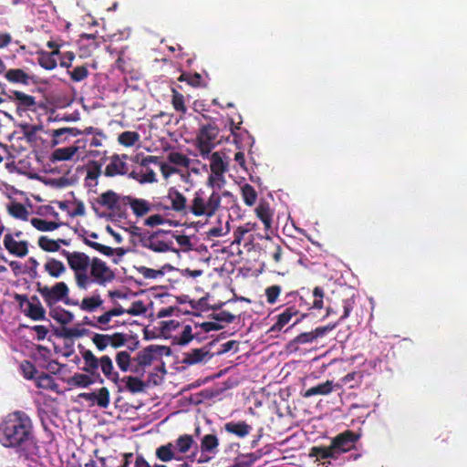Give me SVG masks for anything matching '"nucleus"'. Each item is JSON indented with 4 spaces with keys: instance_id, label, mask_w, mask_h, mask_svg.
<instances>
[{
    "instance_id": "nucleus-1",
    "label": "nucleus",
    "mask_w": 467,
    "mask_h": 467,
    "mask_svg": "<svg viewBox=\"0 0 467 467\" xmlns=\"http://www.w3.org/2000/svg\"><path fill=\"white\" fill-rule=\"evenodd\" d=\"M33 425L24 412L7 415L0 424V443L6 448L26 450L33 443Z\"/></svg>"
},
{
    "instance_id": "nucleus-2",
    "label": "nucleus",
    "mask_w": 467,
    "mask_h": 467,
    "mask_svg": "<svg viewBox=\"0 0 467 467\" xmlns=\"http://www.w3.org/2000/svg\"><path fill=\"white\" fill-rule=\"evenodd\" d=\"M358 437L351 431L343 432L332 440L328 447L317 446L310 451V456L317 457L318 460L337 459L344 452L350 451L357 441Z\"/></svg>"
},
{
    "instance_id": "nucleus-3",
    "label": "nucleus",
    "mask_w": 467,
    "mask_h": 467,
    "mask_svg": "<svg viewBox=\"0 0 467 467\" xmlns=\"http://www.w3.org/2000/svg\"><path fill=\"white\" fill-rule=\"evenodd\" d=\"M204 159L209 160L210 169V174L206 181L207 187L211 189H223L226 184L225 173L229 171V157L222 151H215L210 152L209 156Z\"/></svg>"
},
{
    "instance_id": "nucleus-4",
    "label": "nucleus",
    "mask_w": 467,
    "mask_h": 467,
    "mask_svg": "<svg viewBox=\"0 0 467 467\" xmlns=\"http://www.w3.org/2000/svg\"><path fill=\"white\" fill-rule=\"evenodd\" d=\"M220 190L221 189H212V192L208 197L205 196L202 189L196 191L191 201L190 213L197 217L213 216L221 206Z\"/></svg>"
},
{
    "instance_id": "nucleus-5",
    "label": "nucleus",
    "mask_w": 467,
    "mask_h": 467,
    "mask_svg": "<svg viewBox=\"0 0 467 467\" xmlns=\"http://www.w3.org/2000/svg\"><path fill=\"white\" fill-rule=\"evenodd\" d=\"M66 257L68 266L74 272V278L78 288H85L88 282V271L91 264V259L86 254L81 252L62 251Z\"/></svg>"
},
{
    "instance_id": "nucleus-6",
    "label": "nucleus",
    "mask_w": 467,
    "mask_h": 467,
    "mask_svg": "<svg viewBox=\"0 0 467 467\" xmlns=\"http://www.w3.org/2000/svg\"><path fill=\"white\" fill-rule=\"evenodd\" d=\"M88 269V282L85 285V288H81L82 290H87L91 284H97L99 285L104 286L107 284L112 282L115 278L114 272L110 269V267L98 257L91 259V264Z\"/></svg>"
},
{
    "instance_id": "nucleus-7",
    "label": "nucleus",
    "mask_w": 467,
    "mask_h": 467,
    "mask_svg": "<svg viewBox=\"0 0 467 467\" xmlns=\"http://www.w3.org/2000/svg\"><path fill=\"white\" fill-rule=\"evenodd\" d=\"M38 292L46 304L49 306L62 302L65 305H77L72 303L68 297L69 288L65 282H57L52 286L44 285L38 288Z\"/></svg>"
},
{
    "instance_id": "nucleus-8",
    "label": "nucleus",
    "mask_w": 467,
    "mask_h": 467,
    "mask_svg": "<svg viewBox=\"0 0 467 467\" xmlns=\"http://www.w3.org/2000/svg\"><path fill=\"white\" fill-rule=\"evenodd\" d=\"M126 200L128 196L109 190L96 197L92 205L95 211L104 208L110 212H120L125 207Z\"/></svg>"
},
{
    "instance_id": "nucleus-9",
    "label": "nucleus",
    "mask_w": 467,
    "mask_h": 467,
    "mask_svg": "<svg viewBox=\"0 0 467 467\" xmlns=\"http://www.w3.org/2000/svg\"><path fill=\"white\" fill-rule=\"evenodd\" d=\"M141 246L151 250L155 253H166L169 251H176L173 249V242L167 238V235L162 231H157L150 234H143L140 236Z\"/></svg>"
},
{
    "instance_id": "nucleus-10",
    "label": "nucleus",
    "mask_w": 467,
    "mask_h": 467,
    "mask_svg": "<svg viewBox=\"0 0 467 467\" xmlns=\"http://www.w3.org/2000/svg\"><path fill=\"white\" fill-rule=\"evenodd\" d=\"M8 97L16 106V113L20 117L26 115L29 111L36 112L38 109L43 108L42 102L22 91H10Z\"/></svg>"
},
{
    "instance_id": "nucleus-11",
    "label": "nucleus",
    "mask_w": 467,
    "mask_h": 467,
    "mask_svg": "<svg viewBox=\"0 0 467 467\" xmlns=\"http://www.w3.org/2000/svg\"><path fill=\"white\" fill-rule=\"evenodd\" d=\"M218 135V129L215 125L207 124L203 125L198 133L197 143L200 156L205 158L209 156V153L213 148V141Z\"/></svg>"
},
{
    "instance_id": "nucleus-12",
    "label": "nucleus",
    "mask_w": 467,
    "mask_h": 467,
    "mask_svg": "<svg viewBox=\"0 0 467 467\" xmlns=\"http://www.w3.org/2000/svg\"><path fill=\"white\" fill-rule=\"evenodd\" d=\"M150 163H157V157L147 156L141 161L140 167L130 172L129 177L140 183H153L157 182L155 171L149 167Z\"/></svg>"
},
{
    "instance_id": "nucleus-13",
    "label": "nucleus",
    "mask_w": 467,
    "mask_h": 467,
    "mask_svg": "<svg viewBox=\"0 0 467 467\" xmlns=\"http://www.w3.org/2000/svg\"><path fill=\"white\" fill-rule=\"evenodd\" d=\"M219 440L214 434H206L201 439L200 455L197 463L202 464L213 460L218 452Z\"/></svg>"
},
{
    "instance_id": "nucleus-14",
    "label": "nucleus",
    "mask_w": 467,
    "mask_h": 467,
    "mask_svg": "<svg viewBox=\"0 0 467 467\" xmlns=\"http://www.w3.org/2000/svg\"><path fill=\"white\" fill-rule=\"evenodd\" d=\"M164 349L163 347L160 346H149L137 353L135 360L140 367L150 366L161 360Z\"/></svg>"
},
{
    "instance_id": "nucleus-15",
    "label": "nucleus",
    "mask_w": 467,
    "mask_h": 467,
    "mask_svg": "<svg viewBox=\"0 0 467 467\" xmlns=\"http://www.w3.org/2000/svg\"><path fill=\"white\" fill-rule=\"evenodd\" d=\"M86 176L84 185L89 191H94L99 184V179L102 174V163L98 161H89L85 165Z\"/></svg>"
},
{
    "instance_id": "nucleus-16",
    "label": "nucleus",
    "mask_w": 467,
    "mask_h": 467,
    "mask_svg": "<svg viewBox=\"0 0 467 467\" xmlns=\"http://www.w3.org/2000/svg\"><path fill=\"white\" fill-rule=\"evenodd\" d=\"M128 156L125 154H114L109 160V162L106 166L104 175L107 177H114L117 175H124L129 171V166L126 162Z\"/></svg>"
},
{
    "instance_id": "nucleus-17",
    "label": "nucleus",
    "mask_w": 467,
    "mask_h": 467,
    "mask_svg": "<svg viewBox=\"0 0 467 467\" xmlns=\"http://www.w3.org/2000/svg\"><path fill=\"white\" fill-rule=\"evenodd\" d=\"M167 198L174 212L181 213H190L191 203L188 202L186 196H184L175 187L169 188L167 192Z\"/></svg>"
},
{
    "instance_id": "nucleus-18",
    "label": "nucleus",
    "mask_w": 467,
    "mask_h": 467,
    "mask_svg": "<svg viewBox=\"0 0 467 467\" xmlns=\"http://www.w3.org/2000/svg\"><path fill=\"white\" fill-rule=\"evenodd\" d=\"M22 311L35 320H41L45 317V310L36 297L31 299L24 298L20 302Z\"/></svg>"
},
{
    "instance_id": "nucleus-19",
    "label": "nucleus",
    "mask_w": 467,
    "mask_h": 467,
    "mask_svg": "<svg viewBox=\"0 0 467 467\" xmlns=\"http://www.w3.org/2000/svg\"><path fill=\"white\" fill-rule=\"evenodd\" d=\"M177 457L180 461L183 459V455L191 451L192 449L197 451V444L192 435L183 434L179 436L173 442H171Z\"/></svg>"
},
{
    "instance_id": "nucleus-20",
    "label": "nucleus",
    "mask_w": 467,
    "mask_h": 467,
    "mask_svg": "<svg viewBox=\"0 0 467 467\" xmlns=\"http://www.w3.org/2000/svg\"><path fill=\"white\" fill-rule=\"evenodd\" d=\"M4 246L10 254L18 257H25L28 254L27 242H18L11 234H6L5 235Z\"/></svg>"
},
{
    "instance_id": "nucleus-21",
    "label": "nucleus",
    "mask_w": 467,
    "mask_h": 467,
    "mask_svg": "<svg viewBox=\"0 0 467 467\" xmlns=\"http://www.w3.org/2000/svg\"><path fill=\"white\" fill-rule=\"evenodd\" d=\"M129 205L137 217H142L154 210V205L141 198L128 196L125 206Z\"/></svg>"
},
{
    "instance_id": "nucleus-22",
    "label": "nucleus",
    "mask_w": 467,
    "mask_h": 467,
    "mask_svg": "<svg viewBox=\"0 0 467 467\" xmlns=\"http://www.w3.org/2000/svg\"><path fill=\"white\" fill-rule=\"evenodd\" d=\"M82 358L84 360V367L83 370L87 373H89L91 375H97L96 381L102 384L104 382V379L101 378V376L97 373L99 368L100 367V358H97L92 351L87 349L82 353Z\"/></svg>"
},
{
    "instance_id": "nucleus-23",
    "label": "nucleus",
    "mask_w": 467,
    "mask_h": 467,
    "mask_svg": "<svg viewBox=\"0 0 467 467\" xmlns=\"http://www.w3.org/2000/svg\"><path fill=\"white\" fill-rule=\"evenodd\" d=\"M80 149L81 146L78 145L58 148L53 151L52 158L54 161H58L79 160Z\"/></svg>"
},
{
    "instance_id": "nucleus-24",
    "label": "nucleus",
    "mask_w": 467,
    "mask_h": 467,
    "mask_svg": "<svg viewBox=\"0 0 467 467\" xmlns=\"http://www.w3.org/2000/svg\"><path fill=\"white\" fill-rule=\"evenodd\" d=\"M341 385L338 383H334L332 380H327L324 383L318 384L317 386H314L310 389H308L303 396L305 398H310L315 395H322L326 396L330 394L334 389H340Z\"/></svg>"
},
{
    "instance_id": "nucleus-25",
    "label": "nucleus",
    "mask_w": 467,
    "mask_h": 467,
    "mask_svg": "<svg viewBox=\"0 0 467 467\" xmlns=\"http://www.w3.org/2000/svg\"><path fill=\"white\" fill-rule=\"evenodd\" d=\"M5 78L12 83L27 85L32 79L31 76L23 69L13 68L5 71Z\"/></svg>"
},
{
    "instance_id": "nucleus-26",
    "label": "nucleus",
    "mask_w": 467,
    "mask_h": 467,
    "mask_svg": "<svg viewBox=\"0 0 467 467\" xmlns=\"http://www.w3.org/2000/svg\"><path fill=\"white\" fill-rule=\"evenodd\" d=\"M100 369L104 376L113 381L114 383H118L119 379V373L114 370L113 362L109 356H102L100 358Z\"/></svg>"
},
{
    "instance_id": "nucleus-27",
    "label": "nucleus",
    "mask_w": 467,
    "mask_h": 467,
    "mask_svg": "<svg viewBox=\"0 0 467 467\" xmlns=\"http://www.w3.org/2000/svg\"><path fill=\"white\" fill-rule=\"evenodd\" d=\"M224 429L229 433H233L239 438H244L250 433L252 427L244 421H230L224 425Z\"/></svg>"
},
{
    "instance_id": "nucleus-28",
    "label": "nucleus",
    "mask_w": 467,
    "mask_h": 467,
    "mask_svg": "<svg viewBox=\"0 0 467 467\" xmlns=\"http://www.w3.org/2000/svg\"><path fill=\"white\" fill-rule=\"evenodd\" d=\"M155 453L156 457L161 462L180 461L171 442L158 447Z\"/></svg>"
},
{
    "instance_id": "nucleus-29",
    "label": "nucleus",
    "mask_w": 467,
    "mask_h": 467,
    "mask_svg": "<svg viewBox=\"0 0 467 467\" xmlns=\"http://www.w3.org/2000/svg\"><path fill=\"white\" fill-rule=\"evenodd\" d=\"M44 268L48 275L54 278H59L67 271L64 264L57 259H48Z\"/></svg>"
},
{
    "instance_id": "nucleus-30",
    "label": "nucleus",
    "mask_w": 467,
    "mask_h": 467,
    "mask_svg": "<svg viewBox=\"0 0 467 467\" xmlns=\"http://www.w3.org/2000/svg\"><path fill=\"white\" fill-rule=\"evenodd\" d=\"M38 245L41 249L47 251V252H57L60 248V244H63L65 245L68 244V242L64 239H57L53 240L47 236H41L38 239Z\"/></svg>"
},
{
    "instance_id": "nucleus-31",
    "label": "nucleus",
    "mask_w": 467,
    "mask_h": 467,
    "mask_svg": "<svg viewBox=\"0 0 467 467\" xmlns=\"http://www.w3.org/2000/svg\"><path fill=\"white\" fill-rule=\"evenodd\" d=\"M7 212L12 217L16 219H19L22 221L28 220L29 211L24 204L20 202H13L9 203L7 205Z\"/></svg>"
},
{
    "instance_id": "nucleus-32",
    "label": "nucleus",
    "mask_w": 467,
    "mask_h": 467,
    "mask_svg": "<svg viewBox=\"0 0 467 467\" xmlns=\"http://www.w3.org/2000/svg\"><path fill=\"white\" fill-rule=\"evenodd\" d=\"M103 304L101 296L98 294H94L91 296H88L82 299L79 307L81 310L86 312H94L96 309L100 307Z\"/></svg>"
},
{
    "instance_id": "nucleus-33",
    "label": "nucleus",
    "mask_w": 467,
    "mask_h": 467,
    "mask_svg": "<svg viewBox=\"0 0 467 467\" xmlns=\"http://www.w3.org/2000/svg\"><path fill=\"white\" fill-rule=\"evenodd\" d=\"M81 133V130L77 128H61L52 130L51 136L53 138V143L59 144L66 140V139H63V136L70 135L76 137Z\"/></svg>"
},
{
    "instance_id": "nucleus-34",
    "label": "nucleus",
    "mask_w": 467,
    "mask_h": 467,
    "mask_svg": "<svg viewBox=\"0 0 467 467\" xmlns=\"http://www.w3.org/2000/svg\"><path fill=\"white\" fill-rule=\"evenodd\" d=\"M297 314V310L289 307L286 308L282 314H280L277 317L276 323L271 327L272 331H280L286 324L289 323L291 318Z\"/></svg>"
},
{
    "instance_id": "nucleus-35",
    "label": "nucleus",
    "mask_w": 467,
    "mask_h": 467,
    "mask_svg": "<svg viewBox=\"0 0 467 467\" xmlns=\"http://www.w3.org/2000/svg\"><path fill=\"white\" fill-rule=\"evenodd\" d=\"M209 352L204 348H195L186 354L185 362L188 364H196L209 358Z\"/></svg>"
},
{
    "instance_id": "nucleus-36",
    "label": "nucleus",
    "mask_w": 467,
    "mask_h": 467,
    "mask_svg": "<svg viewBox=\"0 0 467 467\" xmlns=\"http://www.w3.org/2000/svg\"><path fill=\"white\" fill-rule=\"evenodd\" d=\"M85 244H87L88 246L94 248L98 252H99L105 255H108V256L113 255L115 253L119 255H122L124 253V251L121 248L113 249L109 246H106L101 244L92 242L88 237L85 238Z\"/></svg>"
},
{
    "instance_id": "nucleus-37",
    "label": "nucleus",
    "mask_w": 467,
    "mask_h": 467,
    "mask_svg": "<svg viewBox=\"0 0 467 467\" xmlns=\"http://www.w3.org/2000/svg\"><path fill=\"white\" fill-rule=\"evenodd\" d=\"M30 222L36 229L42 232L54 231L61 225L59 223L48 222L40 218H33Z\"/></svg>"
},
{
    "instance_id": "nucleus-38",
    "label": "nucleus",
    "mask_w": 467,
    "mask_h": 467,
    "mask_svg": "<svg viewBox=\"0 0 467 467\" xmlns=\"http://www.w3.org/2000/svg\"><path fill=\"white\" fill-rule=\"evenodd\" d=\"M122 381L126 383V388L131 393L142 392L145 389V384L142 380L138 378L129 376L122 379Z\"/></svg>"
},
{
    "instance_id": "nucleus-39",
    "label": "nucleus",
    "mask_w": 467,
    "mask_h": 467,
    "mask_svg": "<svg viewBox=\"0 0 467 467\" xmlns=\"http://www.w3.org/2000/svg\"><path fill=\"white\" fill-rule=\"evenodd\" d=\"M38 63L42 67L47 70H52L57 66V58L53 57L52 54H49V52L47 51L39 53Z\"/></svg>"
},
{
    "instance_id": "nucleus-40",
    "label": "nucleus",
    "mask_w": 467,
    "mask_h": 467,
    "mask_svg": "<svg viewBox=\"0 0 467 467\" xmlns=\"http://www.w3.org/2000/svg\"><path fill=\"white\" fill-rule=\"evenodd\" d=\"M242 196L244 203L248 206H253L257 199L255 190L252 185L247 183L242 186Z\"/></svg>"
},
{
    "instance_id": "nucleus-41",
    "label": "nucleus",
    "mask_w": 467,
    "mask_h": 467,
    "mask_svg": "<svg viewBox=\"0 0 467 467\" xmlns=\"http://www.w3.org/2000/svg\"><path fill=\"white\" fill-rule=\"evenodd\" d=\"M139 140L140 135L135 131H124L118 138V141L126 147L133 146Z\"/></svg>"
},
{
    "instance_id": "nucleus-42",
    "label": "nucleus",
    "mask_w": 467,
    "mask_h": 467,
    "mask_svg": "<svg viewBox=\"0 0 467 467\" xmlns=\"http://www.w3.org/2000/svg\"><path fill=\"white\" fill-rule=\"evenodd\" d=\"M22 133L26 137V139L29 141L34 140L36 139V133L42 130L41 125H31L28 123H22L20 125Z\"/></svg>"
},
{
    "instance_id": "nucleus-43",
    "label": "nucleus",
    "mask_w": 467,
    "mask_h": 467,
    "mask_svg": "<svg viewBox=\"0 0 467 467\" xmlns=\"http://www.w3.org/2000/svg\"><path fill=\"white\" fill-rule=\"evenodd\" d=\"M118 367L124 372L130 370V355L127 351H119L116 356Z\"/></svg>"
},
{
    "instance_id": "nucleus-44",
    "label": "nucleus",
    "mask_w": 467,
    "mask_h": 467,
    "mask_svg": "<svg viewBox=\"0 0 467 467\" xmlns=\"http://www.w3.org/2000/svg\"><path fill=\"white\" fill-rule=\"evenodd\" d=\"M94 382L95 380L87 374L77 373L71 378V383L81 388H87Z\"/></svg>"
},
{
    "instance_id": "nucleus-45",
    "label": "nucleus",
    "mask_w": 467,
    "mask_h": 467,
    "mask_svg": "<svg viewBox=\"0 0 467 467\" xmlns=\"http://www.w3.org/2000/svg\"><path fill=\"white\" fill-rule=\"evenodd\" d=\"M92 342L99 351L105 350L110 345L109 335L95 334L92 337Z\"/></svg>"
},
{
    "instance_id": "nucleus-46",
    "label": "nucleus",
    "mask_w": 467,
    "mask_h": 467,
    "mask_svg": "<svg viewBox=\"0 0 467 467\" xmlns=\"http://www.w3.org/2000/svg\"><path fill=\"white\" fill-rule=\"evenodd\" d=\"M109 391L107 388L103 387V388H100L98 391H97V399H96V403L101 407V408H108L109 405Z\"/></svg>"
},
{
    "instance_id": "nucleus-47",
    "label": "nucleus",
    "mask_w": 467,
    "mask_h": 467,
    "mask_svg": "<svg viewBox=\"0 0 467 467\" xmlns=\"http://www.w3.org/2000/svg\"><path fill=\"white\" fill-rule=\"evenodd\" d=\"M52 317L54 319L63 325L68 324L74 319V315L71 312L64 309L54 311Z\"/></svg>"
},
{
    "instance_id": "nucleus-48",
    "label": "nucleus",
    "mask_w": 467,
    "mask_h": 467,
    "mask_svg": "<svg viewBox=\"0 0 467 467\" xmlns=\"http://www.w3.org/2000/svg\"><path fill=\"white\" fill-rule=\"evenodd\" d=\"M67 73L70 75L72 80L76 82L82 81L88 76V68L85 66L77 67L73 70L67 71Z\"/></svg>"
},
{
    "instance_id": "nucleus-49",
    "label": "nucleus",
    "mask_w": 467,
    "mask_h": 467,
    "mask_svg": "<svg viewBox=\"0 0 467 467\" xmlns=\"http://www.w3.org/2000/svg\"><path fill=\"white\" fill-rule=\"evenodd\" d=\"M138 272L146 279H156L164 275L161 270H155L146 266H140Z\"/></svg>"
},
{
    "instance_id": "nucleus-50",
    "label": "nucleus",
    "mask_w": 467,
    "mask_h": 467,
    "mask_svg": "<svg viewBox=\"0 0 467 467\" xmlns=\"http://www.w3.org/2000/svg\"><path fill=\"white\" fill-rule=\"evenodd\" d=\"M168 160L170 162L179 166L186 167L189 164V159L180 152H171L168 156Z\"/></svg>"
},
{
    "instance_id": "nucleus-51",
    "label": "nucleus",
    "mask_w": 467,
    "mask_h": 467,
    "mask_svg": "<svg viewBox=\"0 0 467 467\" xmlns=\"http://www.w3.org/2000/svg\"><path fill=\"white\" fill-rule=\"evenodd\" d=\"M256 213H257L258 218L265 224V227L266 229H269L271 227L272 219H271V215L269 213L268 209H266L263 206H260L256 209Z\"/></svg>"
},
{
    "instance_id": "nucleus-52",
    "label": "nucleus",
    "mask_w": 467,
    "mask_h": 467,
    "mask_svg": "<svg viewBox=\"0 0 467 467\" xmlns=\"http://www.w3.org/2000/svg\"><path fill=\"white\" fill-rule=\"evenodd\" d=\"M281 293L279 285H271L265 289V296L269 304H275Z\"/></svg>"
},
{
    "instance_id": "nucleus-53",
    "label": "nucleus",
    "mask_w": 467,
    "mask_h": 467,
    "mask_svg": "<svg viewBox=\"0 0 467 467\" xmlns=\"http://www.w3.org/2000/svg\"><path fill=\"white\" fill-rule=\"evenodd\" d=\"M173 108L182 113H186V107L184 106V98L182 94L174 91L172 96Z\"/></svg>"
},
{
    "instance_id": "nucleus-54",
    "label": "nucleus",
    "mask_w": 467,
    "mask_h": 467,
    "mask_svg": "<svg viewBox=\"0 0 467 467\" xmlns=\"http://www.w3.org/2000/svg\"><path fill=\"white\" fill-rule=\"evenodd\" d=\"M146 307L142 301L137 300L134 301L130 307L127 309V314H130L131 316H139L142 315L146 312Z\"/></svg>"
},
{
    "instance_id": "nucleus-55",
    "label": "nucleus",
    "mask_w": 467,
    "mask_h": 467,
    "mask_svg": "<svg viewBox=\"0 0 467 467\" xmlns=\"http://www.w3.org/2000/svg\"><path fill=\"white\" fill-rule=\"evenodd\" d=\"M112 316L109 311L105 312L103 315L96 317V328L107 329L109 323L112 319Z\"/></svg>"
},
{
    "instance_id": "nucleus-56",
    "label": "nucleus",
    "mask_w": 467,
    "mask_h": 467,
    "mask_svg": "<svg viewBox=\"0 0 467 467\" xmlns=\"http://www.w3.org/2000/svg\"><path fill=\"white\" fill-rule=\"evenodd\" d=\"M193 338L192 328L190 325L183 327V329L179 337L178 342L181 345L188 344Z\"/></svg>"
},
{
    "instance_id": "nucleus-57",
    "label": "nucleus",
    "mask_w": 467,
    "mask_h": 467,
    "mask_svg": "<svg viewBox=\"0 0 467 467\" xmlns=\"http://www.w3.org/2000/svg\"><path fill=\"white\" fill-rule=\"evenodd\" d=\"M318 337H319V334L315 333V331L306 332V333H301L300 335H298L296 337L295 341L298 344H306V343L313 342Z\"/></svg>"
},
{
    "instance_id": "nucleus-58",
    "label": "nucleus",
    "mask_w": 467,
    "mask_h": 467,
    "mask_svg": "<svg viewBox=\"0 0 467 467\" xmlns=\"http://www.w3.org/2000/svg\"><path fill=\"white\" fill-rule=\"evenodd\" d=\"M160 167V170L165 179H168L171 174L178 172V169L163 163L161 161H159V159L157 158V163H155Z\"/></svg>"
},
{
    "instance_id": "nucleus-59",
    "label": "nucleus",
    "mask_w": 467,
    "mask_h": 467,
    "mask_svg": "<svg viewBox=\"0 0 467 467\" xmlns=\"http://www.w3.org/2000/svg\"><path fill=\"white\" fill-rule=\"evenodd\" d=\"M53 384V379L51 376L43 373L36 379V385L38 388L50 389Z\"/></svg>"
},
{
    "instance_id": "nucleus-60",
    "label": "nucleus",
    "mask_w": 467,
    "mask_h": 467,
    "mask_svg": "<svg viewBox=\"0 0 467 467\" xmlns=\"http://www.w3.org/2000/svg\"><path fill=\"white\" fill-rule=\"evenodd\" d=\"M164 223V218L160 214H153L144 221V224L146 226L153 227L157 225H161Z\"/></svg>"
},
{
    "instance_id": "nucleus-61",
    "label": "nucleus",
    "mask_w": 467,
    "mask_h": 467,
    "mask_svg": "<svg viewBox=\"0 0 467 467\" xmlns=\"http://www.w3.org/2000/svg\"><path fill=\"white\" fill-rule=\"evenodd\" d=\"M110 338V345L114 348H119L125 344L126 342V337L123 334L120 333H115L113 335H109Z\"/></svg>"
},
{
    "instance_id": "nucleus-62",
    "label": "nucleus",
    "mask_w": 467,
    "mask_h": 467,
    "mask_svg": "<svg viewBox=\"0 0 467 467\" xmlns=\"http://www.w3.org/2000/svg\"><path fill=\"white\" fill-rule=\"evenodd\" d=\"M74 58H75V55L73 52H66L60 56L59 64L61 67L68 68L71 67V64H72V61L74 60Z\"/></svg>"
},
{
    "instance_id": "nucleus-63",
    "label": "nucleus",
    "mask_w": 467,
    "mask_h": 467,
    "mask_svg": "<svg viewBox=\"0 0 467 467\" xmlns=\"http://www.w3.org/2000/svg\"><path fill=\"white\" fill-rule=\"evenodd\" d=\"M21 369L23 371L24 376L26 379H32L35 372V367L32 363L28 361H25L21 364Z\"/></svg>"
},
{
    "instance_id": "nucleus-64",
    "label": "nucleus",
    "mask_w": 467,
    "mask_h": 467,
    "mask_svg": "<svg viewBox=\"0 0 467 467\" xmlns=\"http://www.w3.org/2000/svg\"><path fill=\"white\" fill-rule=\"evenodd\" d=\"M198 452L196 451H192V452L186 456L185 460L182 463H181L178 467H191L194 462H197Z\"/></svg>"
}]
</instances>
